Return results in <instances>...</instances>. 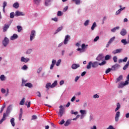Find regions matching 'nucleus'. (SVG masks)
Instances as JSON below:
<instances>
[{"instance_id": "nucleus-11", "label": "nucleus", "mask_w": 129, "mask_h": 129, "mask_svg": "<svg viewBox=\"0 0 129 129\" xmlns=\"http://www.w3.org/2000/svg\"><path fill=\"white\" fill-rule=\"evenodd\" d=\"M10 26H11V24H5L3 27V32H7L9 28H10Z\"/></svg>"}, {"instance_id": "nucleus-38", "label": "nucleus", "mask_w": 129, "mask_h": 129, "mask_svg": "<svg viewBox=\"0 0 129 129\" xmlns=\"http://www.w3.org/2000/svg\"><path fill=\"white\" fill-rule=\"evenodd\" d=\"M105 64H106V61H103L102 62L99 63L98 65H99L100 66H102V65H105Z\"/></svg>"}, {"instance_id": "nucleus-15", "label": "nucleus", "mask_w": 129, "mask_h": 129, "mask_svg": "<svg viewBox=\"0 0 129 129\" xmlns=\"http://www.w3.org/2000/svg\"><path fill=\"white\" fill-rule=\"evenodd\" d=\"M70 38V36L69 35H67L65 36L64 40L63 42V44L64 45H66L67 43H68V41H69Z\"/></svg>"}, {"instance_id": "nucleus-32", "label": "nucleus", "mask_w": 129, "mask_h": 129, "mask_svg": "<svg viewBox=\"0 0 129 129\" xmlns=\"http://www.w3.org/2000/svg\"><path fill=\"white\" fill-rule=\"evenodd\" d=\"M95 27H96V23L94 22V23L93 24V25H92V27H91V30H92V31H93V30H94Z\"/></svg>"}, {"instance_id": "nucleus-4", "label": "nucleus", "mask_w": 129, "mask_h": 129, "mask_svg": "<svg viewBox=\"0 0 129 129\" xmlns=\"http://www.w3.org/2000/svg\"><path fill=\"white\" fill-rule=\"evenodd\" d=\"M128 81H125V83H120L118 84V88H122L125 85H128Z\"/></svg>"}, {"instance_id": "nucleus-48", "label": "nucleus", "mask_w": 129, "mask_h": 129, "mask_svg": "<svg viewBox=\"0 0 129 129\" xmlns=\"http://www.w3.org/2000/svg\"><path fill=\"white\" fill-rule=\"evenodd\" d=\"M88 24H89V20H86L84 23V26H88Z\"/></svg>"}, {"instance_id": "nucleus-19", "label": "nucleus", "mask_w": 129, "mask_h": 129, "mask_svg": "<svg viewBox=\"0 0 129 129\" xmlns=\"http://www.w3.org/2000/svg\"><path fill=\"white\" fill-rule=\"evenodd\" d=\"M120 34L121 36H125V35H126V30L125 29H122Z\"/></svg>"}, {"instance_id": "nucleus-12", "label": "nucleus", "mask_w": 129, "mask_h": 129, "mask_svg": "<svg viewBox=\"0 0 129 129\" xmlns=\"http://www.w3.org/2000/svg\"><path fill=\"white\" fill-rule=\"evenodd\" d=\"M20 16H25V14L23 12H21L19 11H17L15 12V16L19 17Z\"/></svg>"}, {"instance_id": "nucleus-63", "label": "nucleus", "mask_w": 129, "mask_h": 129, "mask_svg": "<svg viewBox=\"0 0 129 129\" xmlns=\"http://www.w3.org/2000/svg\"><path fill=\"white\" fill-rule=\"evenodd\" d=\"M128 67V66L126 64H125L124 67L123 68V70H126V69Z\"/></svg>"}, {"instance_id": "nucleus-10", "label": "nucleus", "mask_w": 129, "mask_h": 129, "mask_svg": "<svg viewBox=\"0 0 129 129\" xmlns=\"http://www.w3.org/2000/svg\"><path fill=\"white\" fill-rule=\"evenodd\" d=\"M104 58V56H103V54H99L98 56L96 58V60L97 61H101L102 59Z\"/></svg>"}, {"instance_id": "nucleus-53", "label": "nucleus", "mask_w": 129, "mask_h": 129, "mask_svg": "<svg viewBox=\"0 0 129 129\" xmlns=\"http://www.w3.org/2000/svg\"><path fill=\"white\" fill-rule=\"evenodd\" d=\"M26 84H27V83H26V81H22L21 86H26Z\"/></svg>"}, {"instance_id": "nucleus-7", "label": "nucleus", "mask_w": 129, "mask_h": 129, "mask_svg": "<svg viewBox=\"0 0 129 129\" xmlns=\"http://www.w3.org/2000/svg\"><path fill=\"white\" fill-rule=\"evenodd\" d=\"M59 111L58 113V115L61 117L63 115V113H64V107L61 105L59 106Z\"/></svg>"}, {"instance_id": "nucleus-24", "label": "nucleus", "mask_w": 129, "mask_h": 129, "mask_svg": "<svg viewBox=\"0 0 129 129\" xmlns=\"http://www.w3.org/2000/svg\"><path fill=\"white\" fill-rule=\"evenodd\" d=\"M63 29V27L61 26L60 27H58L57 30L55 31V34H57V33H58V32H60V31H62Z\"/></svg>"}, {"instance_id": "nucleus-41", "label": "nucleus", "mask_w": 129, "mask_h": 129, "mask_svg": "<svg viewBox=\"0 0 129 129\" xmlns=\"http://www.w3.org/2000/svg\"><path fill=\"white\" fill-rule=\"evenodd\" d=\"M6 91H7L5 89H4V88L1 89V92L3 94H5V93H6Z\"/></svg>"}, {"instance_id": "nucleus-49", "label": "nucleus", "mask_w": 129, "mask_h": 129, "mask_svg": "<svg viewBox=\"0 0 129 129\" xmlns=\"http://www.w3.org/2000/svg\"><path fill=\"white\" fill-rule=\"evenodd\" d=\"M75 99H76V97H75V96H74L72 98L71 101H72V102H74V101L75 100Z\"/></svg>"}, {"instance_id": "nucleus-62", "label": "nucleus", "mask_w": 129, "mask_h": 129, "mask_svg": "<svg viewBox=\"0 0 129 129\" xmlns=\"http://www.w3.org/2000/svg\"><path fill=\"white\" fill-rule=\"evenodd\" d=\"M32 53V49H28L27 51V54H31Z\"/></svg>"}, {"instance_id": "nucleus-37", "label": "nucleus", "mask_w": 129, "mask_h": 129, "mask_svg": "<svg viewBox=\"0 0 129 129\" xmlns=\"http://www.w3.org/2000/svg\"><path fill=\"white\" fill-rule=\"evenodd\" d=\"M109 59H110V55H106L105 56V60H109Z\"/></svg>"}, {"instance_id": "nucleus-21", "label": "nucleus", "mask_w": 129, "mask_h": 129, "mask_svg": "<svg viewBox=\"0 0 129 129\" xmlns=\"http://www.w3.org/2000/svg\"><path fill=\"white\" fill-rule=\"evenodd\" d=\"M12 126H15L16 125V123H15V118H12L10 120Z\"/></svg>"}, {"instance_id": "nucleus-56", "label": "nucleus", "mask_w": 129, "mask_h": 129, "mask_svg": "<svg viewBox=\"0 0 129 129\" xmlns=\"http://www.w3.org/2000/svg\"><path fill=\"white\" fill-rule=\"evenodd\" d=\"M36 94H37V96L38 97H41V93L40 92H37L36 93Z\"/></svg>"}, {"instance_id": "nucleus-55", "label": "nucleus", "mask_w": 129, "mask_h": 129, "mask_svg": "<svg viewBox=\"0 0 129 129\" xmlns=\"http://www.w3.org/2000/svg\"><path fill=\"white\" fill-rule=\"evenodd\" d=\"M107 129H115V128L113 127V126L110 125L108 126V127Z\"/></svg>"}, {"instance_id": "nucleus-20", "label": "nucleus", "mask_w": 129, "mask_h": 129, "mask_svg": "<svg viewBox=\"0 0 129 129\" xmlns=\"http://www.w3.org/2000/svg\"><path fill=\"white\" fill-rule=\"evenodd\" d=\"M92 66L93 68H96V67H98V63L97 61L94 62L93 63H92Z\"/></svg>"}, {"instance_id": "nucleus-6", "label": "nucleus", "mask_w": 129, "mask_h": 129, "mask_svg": "<svg viewBox=\"0 0 129 129\" xmlns=\"http://www.w3.org/2000/svg\"><path fill=\"white\" fill-rule=\"evenodd\" d=\"M36 36V31L35 30H32L30 34V41H33Z\"/></svg>"}, {"instance_id": "nucleus-17", "label": "nucleus", "mask_w": 129, "mask_h": 129, "mask_svg": "<svg viewBox=\"0 0 129 129\" xmlns=\"http://www.w3.org/2000/svg\"><path fill=\"white\" fill-rule=\"evenodd\" d=\"M18 34H14L11 37L10 40L13 41L14 40H16V39H18Z\"/></svg>"}, {"instance_id": "nucleus-29", "label": "nucleus", "mask_w": 129, "mask_h": 129, "mask_svg": "<svg viewBox=\"0 0 129 129\" xmlns=\"http://www.w3.org/2000/svg\"><path fill=\"white\" fill-rule=\"evenodd\" d=\"M119 27L117 26L114 28H113L112 29H111V32H112L113 33H114V32H115V31H116V30H119Z\"/></svg>"}, {"instance_id": "nucleus-22", "label": "nucleus", "mask_w": 129, "mask_h": 129, "mask_svg": "<svg viewBox=\"0 0 129 129\" xmlns=\"http://www.w3.org/2000/svg\"><path fill=\"white\" fill-rule=\"evenodd\" d=\"M70 123H71V120L69 119L67 120V121H66L65 123L64 124V126H68V125H69Z\"/></svg>"}, {"instance_id": "nucleus-8", "label": "nucleus", "mask_w": 129, "mask_h": 129, "mask_svg": "<svg viewBox=\"0 0 129 129\" xmlns=\"http://www.w3.org/2000/svg\"><path fill=\"white\" fill-rule=\"evenodd\" d=\"M120 116V112L117 111L116 112L115 115V121L117 122L118 121V119L119 117Z\"/></svg>"}, {"instance_id": "nucleus-31", "label": "nucleus", "mask_w": 129, "mask_h": 129, "mask_svg": "<svg viewBox=\"0 0 129 129\" xmlns=\"http://www.w3.org/2000/svg\"><path fill=\"white\" fill-rule=\"evenodd\" d=\"M26 87H29V88H31V87H33V85L30 83H27L26 84Z\"/></svg>"}, {"instance_id": "nucleus-59", "label": "nucleus", "mask_w": 129, "mask_h": 129, "mask_svg": "<svg viewBox=\"0 0 129 129\" xmlns=\"http://www.w3.org/2000/svg\"><path fill=\"white\" fill-rule=\"evenodd\" d=\"M65 122V121L64 119L61 120V121L59 122V124H64V123Z\"/></svg>"}, {"instance_id": "nucleus-45", "label": "nucleus", "mask_w": 129, "mask_h": 129, "mask_svg": "<svg viewBox=\"0 0 129 129\" xmlns=\"http://www.w3.org/2000/svg\"><path fill=\"white\" fill-rule=\"evenodd\" d=\"M98 40H99V36H96L94 39V42H97Z\"/></svg>"}, {"instance_id": "nucleus-50", "label": "nucleus", "mask_w": 129, "mask_h": 129, "mask_svg": "<svg viewBox=\"0 0 129 129\" xmlns=\"http://www.w3.org/2000/svg\"><path fill=\"white\" fill-rule=\"evenodd\" d=\"M89 120H90V121H91V120H93V115H90Z\"/></svg>"}, {"instance_id": "nucleus-42", "label": "nucleus", "mask_w": 129, "mask_h": 129, "mask_svg": "<svg viewBox=\"0 0 129 129\" xmlns=\"http://www.w3.org/2000/svg\"><path fill=\"white\" fill-rule=\"evenodd\" d=\"M50 2H51V0H46L45 1V6H48V5H49V3H50Z\"/></svg>"}, {"instance_id": "nucleus-40", "label": "nucleus", "mask_w": 129, "mask_h": 129, "mask_svg": "<svg viewBox=\"0 0 129 129\" xmlns=\"http://www.w3.org/2000/svg\"><path fill=\"white\" fill-rule=\"evenodd\" d=\"M34 2L36 5H39L41 2V0H34Z\"/></svg>"}, {"instance_id": "nucleus-1", "label": "nucleus", "mask_w": 129, "mask_h": 129, "mask_svg": "<svg viewBox=\"0 0 129 129\" xmlns=\"http://www.w3.org/2000/svg\"><path fill=\"white\" fill-rule=\"evenodd\" d=\"M12 109H13V107L11 105H9L7 109L6 112L4 113L3 116L2 118L0 120V124H2L5 120L6 119L7 116H9V114L11 113V111H12Z\"/></svg>"}, {"instance_id": "nucleus-43", "label": "nucleus", "mask_w": 129, "mask_h": 129, "mask_svg": "<svg viewBox=\"0 0 129 129\" xmlns=\"http://www.w3.org/2000/svg\"><path fill=\"white\" fill-rule=\"evenodd\" d=\"M93 98H99V95L97 94H96L93 96Z\"/></svg>"}, {"instance_id": "nucleus-30", "label": "nucleus", "mask_w": 129, "mask_h": 129, "mask_svg": "<svg viewBox=\"0 0 129 129\" xmlns=\"http://www.w3.org/2000/svg\"><path fill=\"white\" fill-rule=\"evenodd\" d=\"M17 28L18 29V32H19V33H20V32H21L22 30H23V28H22V26H17Z\"/></svg>"}, {"instance_id": "nucleus-23", "label": "nucleus", "mask_w": 129, "mask_h": 129, "mask_svg": "<svg viewBox=\"0 0 129 129\" xmlns=\"http://www.w3.org/2000/svg\"><path fill=\"white\" fill-rule=\"evenodd\" d=\"M13 8L15 9H19V7H20V5L18 3H15L13 5Z\"/></svg>"}, {"instance_id": "nucleus-46", "label": "nucleus", "mask_w": 129, "mask_h": 129, "mask_svg": "<svg viewBox=\"0 0 129 129\" xmlns=\"http://www.w3.org/2000/svg\"><path fill=\"white\" fill-rule=\"evenodd\" d=\"M111 70V69L110 68H108V69H107L105 71L106 74L109 73L110 72Z\"/></svg>"}, {"instance_id": "nucleus-51", "label": "nucleus", "mask_w": 129, "mask_h": 129, "mask_svg": "<svg viewBox=\"0 0 129 129\" xmlns=\"http://www.w3.org/2000/svg\"><path fill=\"white\" fill-rule=\"evenodd\" d=\"M8 3H7L6 2H4L3 3V8H4V9H6V7L7 6Z\"/></svg>"}, {"instance_id": "nucleus-16", "label": "nucleus", "mask_w": 129, "mask_h": 129, "mask_svg": "<svg viewBox=\"0 0 129 129\" xmlns=\"http://www.w3.org/2000/svg\"><path fill=\"white\" fill-rule=\"evenodd\" d=\"M119 67H120V66H119V64H115V65L112 67V70H116V69H118Z\"/></svg>"}, {"instance_id": "nucleus-28", "label": "nucleus", "mask_w": 129, "mask_h": 129, "mask_svg": "<svg viewBox=\"0 0 129 129\" xmlns=\"http://www.w3.org/2000/svg\"><path fill=\"white\" fill-rule=\"evenodd\" d=\"M5 107H6V103H5L3 105V106L1 109L0 113H2L3 112V111H4V109H5Z\"/></svg>"}, {"instance_id": "nucleus-27", "label": "nucleus", "mask_w": 129, "mask_h": 129, "mask_svg": "<svg viewBox=\"0 0 129 129\" xmlns=\"http://www.w3.org/2000/svg\"><path fill=\"white\" fill-rule=\"evenodd\" d=\"M25 101H26V99L25 98H23V99L20 101V105H24Z\"/></svg>"}, {"instance_id": "nucleus-35", "label": "nucleus", "mask_w": 129, "mask_h": 129, "mask_svg": "<svg viewBox=\"0 0 129 129\" xmlns=\"http://www.w3.org/2000/svg\"><path fill=\"white\" fill-rule=\"evenodd\" d=\"M10 18L11 19H14L15 18V13L12 12L10 13Z\"/></svg>"}, {"instance_id": "nucleus-25", "label": "nucleus", "mask_w": 129, "mask_h": 129, "mask_svg": "<svg viewBox=\"0 0 129 129\" xmlns=\"http://www.w3.org/2000/svg\"><path fill=\"white\" fill-rule=\"evenodd\" d=\"M116 106L117 107L115 109V112H116V111H117V110H118V109L120 108V104H119V103H117L116 104Z\"/></svg>"}, {"instance_id": "nucleus-47", "label": "nucleus", "mask_w": 129, "mask_h": 129, "mask_svg": "<svg viewBox=\"0 0 129 129\" xmlns=\"http://www.w3.org/2000/svg\"><path fill=\"white\" fill-rule=\"evenodd\" d=\"M76 5H80L81 0H76L75 1Z\"/></svg>"}, {"instance_id": "nucleus-5", "label": "nucleus", "mask_w": 129, "mask_h": 129, "mask_svg": "<svg viewBox=\"0 0 129 129\" xmlns=\"http://www.w3.org/2000/svg\"><path fill=\"white\" fill-rule=\"evenodd\" d=\"M9 43H10V40H9V38H8L7 37H5L3 41V44L4 47H7V46H8V45L9 44Z\"/></svg>"}, {"instance_id": "nucleus-14", "label": "nucleus", "mask_w": 129, "mask_h": 129, "mask_svg": "<svg viewBox=\"0 0 129 129\" xmlns=\"http://www.w3.org/2000/svg\"><path fill=\"white\" fill-rule=\"evenodd\" d=\"M80 67V65L79 64L74 63L72 65V69L75 70L77 68H79Z\"/></svg>"}, {"instance_id": "nucleus-34", "label": "nucleus", "mask_w": 129, "mask_h": 129, "mask_svg": "<svg viewBox=\"0 0 129 129\" xmlns=\"http://www.w3.org/2000/svg\"><path fill=\"white\" fill-rule=\"evenodd\" d=\"M121 42L123 44V45H126V44H127V41H126V39H122Z\"/></svg>"}, {"instance_id": "nucleus-2", "label": "nucleus", "mask_w": 129, "mask_h": 129, "mask_svg": "<svg viewBox=\"0 0 129 129\" xmlns=\"http://www.w3.org/2000/svg\"><path fill=\"white\" fill-rule=\"evenodd\" d=\"M57 84V81H54L52 85H51L50 83H48L46 84L45 88H46V89H49V88H54V87H55V86H56Z\"/></svg>"}, {"instance_id": "nucleus-26", "label": "nucleus", "mask_w": 129, "mask_h": 129, "mask_svg": "<svg viewBox=\"0 0 129 129\" xmlns=\"http://www.w3.org/2000/svg\"><path fill=\"white\" fill-rule=\"evenodd\" d=\"M92 66V62L89 61L88 64L87 66V69H90Z\"/></svg>"}, {"instance_id": "nucleus-54", "label": "nucleus", "mask_w": 129, "mask_h": 129, "mask_svg": "<svg viewBox=\"0 0 129 129\" xmlns=\"http://www.w3.org/2000/svg\"><path fill=\"white\" fill-rule=\"evenodd\" d=\"M41 71H42V68H39L37 70V73H41Z\"/></svg>"}, {"instance_id": "nucleus-60", "label": "nucleus", "mask_w": 129, "mask_h": 129, "mask_svg": "<svg viewBox=\"0 0 129 129\" xmlns=\"http://www.w3.org/2000/svg\"><path fill=\"white\" fill-rule=\"evenodd\" d=\"M61 15H62V12H61V11H58L57 12V16H58V17L61 16Z\"/></svg>"}, {"instance_id": "nucleus-61", "label": "nucleus", "mask_w": 129, "mask_h": 129, "mask_svg": "<svg viewBox=\"0 0 129 129\" xmlns=\"http://www.w3.org/2000/svg\"><path fill=\"white\" fill-rule=\"evenodd\" d=\"M32 119H37V116L36 115H33L32 116Z\"/></svg>"}, {"instance_id": "nucleus-39", "label": "nucleus", "mask_w": 129, "mask_h": 129, "mask_svg": "<svg viewBox=\"0 0 129 129\" xmlns=\"http://www.w3.org/2000/svg\"><path fill=\"white\" fill-rule=\"evenodd\" d=\"M113 60L114 63H116L117 62V57H116V56H114L113 57Z\"/></svg>"}, {"instance_id": "nucleus-57", "label": "nucleus", "mask_w": 129, "mask_h": 129, "mask_svg": "<svg viewBox=\"0 0 129 129\" xmlns=\"http://www.w3.org/2000/svg\"><path fill=\"white\" fill-rule=\"evenodd\" d=\"M9 89H7V91H6V94L5 95V96H8V95H9Z\"/></svg>"}, {"instance_id": "nucleus-52", "label": "nucleus", "mask_w": 129, "mask_h": 129, "mask_svg": "<svg viewBox=\"0 0 129 129\" xmlns=\"http://www.w3.org/2000/svg\"><path fill=\"white\" fill-rule=\"evenodd\" d=\"M60 63H61V59H59L57 62H56V66H59L60 65Z\"/></svg>"}, {"instance_id": "nucleus-64", "label": "nucleus", "mask_w": 129, "mask_h": 129, "mask_svg": "<svg viewBox=\"0 0 129 129\" xmlns=\"http://www.w3.org/2000/svg\"><path fill=\"white\" fill-rule=\"evenodd\" d=\"M123 62H126L127 61V57H125L122 59Z\"/></svg>"}, {"instance_id": "nucleus-58", "label": "nucleus", "mask_w": 129, "mask_h": 129, "mask_svg": "<svg viewBox=\"0 0 129 129\" xmlns=\"http://www.w3.org/2000/svg\"><path fill=\"white\" fill-rule=\"evenodd\" d=\"M51 20L54 22H58V19L57 18H52Z\"/></svg>"}, {"instance_id": "nucleus-18", "label": "nucleus", "mask_w": 129, "mask_h": 129, "mask_svg": "<svg viewBox=\"0 0 129 129\" xmlns=\"http://www.w3.org/2000/svg\"><path fill=\"white\" fill-rule=\"evenodd\" d=\"M121 51H122V49H116V50H114V51H113L112 53H113V54H114V55H115V54L120 53L121 52Z\"/></svg>"}, {"instance_id": "nucleus-33", "label": "nucleus", "mask_w": 129, "mask_h": 129, "mask_svg": "<svg viewBox=\"0 0 129 129\" xmlns=\"http://www.w3.org/2000/svg\"><path fill=\"white\" fill-rule=\"evenodd\" d=\"M5 79H6V77H5V75H2L0 76V79H1V80H2V81H4Z\"/></svg>"}, {"instance_id": "nucleus-13", "label": "nucleus", "mask_w": 129, "mask_h": 129, "mask_svg": "<svg viewBox=\"0 0 129 129\" xmlns=\"http://www.w3.org/2000/svg\"><path fill=\"white\" fill-rule=\"evenodd\" d=\"M21 62H24L25 63H28L30 61V58H26L24 56H22L21 59Z\"/></svg>"}, {"instance_id": "nucleus-36", "label": "nucleus", "mask_w": 129, "mask_h": 129, "mask_svg": "<svg viewBox=\"0 0 129 129\" xmlns=\"http://www.w3.org/2000/svg\"><path fill=\"white\" fill-rule=\"evenodd\" d=\"M122 75H120L119 76V77L118 78H117V81H120L121 80H122Z\"/></svg>"}, {"instance_id": "nucleus-9", "label": "nucleus", "mask_w": 129, "mask_h": 129, "mask_svg": "<svg viewBox=\"0 0 129 129\" xmlns=\"http://www.w3.org/2000/svg\"><path fill=\"white\" fill-rule=\"evenodd\" d=\"M115 39V37L113 36V37L111 38L110 39V40H109L108 43L106 44V47L107 48L108 47H109V44H111V43H112V42H113L114 41V40Z\"/></svg>"}, {"instance_id": "nucleus-44", "label": "nucleus", "mask_w": 129, "mask_h": 129, "mask_svg": "<svg viewBox=\"0 0 129 129\" xmlns=\"http://www.w3.org/2000/svg\"><path fill=\"white\" fill-rule=\"evenodd\" d=\"M22 70H27L28 69V67L26 65H24L22 68Z\"/></svg>"}, {"instance_id": "nucleus-3", "label": "nucleus", "mask_w": 129, "mask_h": 129, "mask_svg": "<svg viewBox=\"0 0 129 129\" xmlns=\"http://www.w3.org/2000/svg\"><path fill=\"white\" fill-rule=\"evenodd\" d=\"M80 112L81 113V119H83V118H84V117L87 114V111L86 110H80Z\"/></svg>"}]
</instances>
